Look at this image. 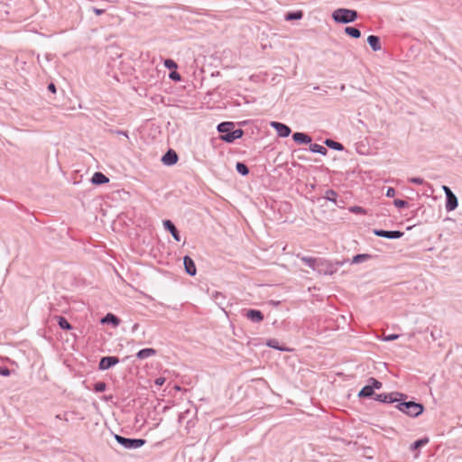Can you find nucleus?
<instances>
[{
    "mask_svg": "<svg viewBox=\"0 0 462 462\" xmlns=\"http://www.w3.org/2000/svg\"><path fill=\"white\" fill-rule=\"evenodd\" d=\"M300 260L306 265H308L310 268L319 273V274H333L335 272L332 264L325 259L310 256H301Z\"/></svg>",
    "mask_w": 462,
    "mask_h": 462,
    "instance_id": "obj_1",
    "label": "nucleus"
},
{
    "mask_svg": "<svg viewBox=\"0 0 462 462\" xmlns=\"http://www.w3.org/2000/svg\"><path fill=\"white\" fill-rule=\"evenodd\" d=\"M217 131L221 133V140L226 143H233L235 140L241 138L244 134L242 129H235V124L232 122H223L217 125Z\"/></svg>",
    "mask_w": 462,
    "mask_h": 462,
    "instance_id": "obj_2",
    "label": "nucleus"
},
{
    "mask_svg": "<svg viewBox=\"0 0 462 462\" xmlns=\"http://www.w3.org/2000/svg\"><path fill=\"white\" fill-rule=\"evenodd\" d=\"M405 400L406 399H402V401L397 402L396 408L400 411L407 414L410 417L414 418L418 417L423 412L424 407L422 404L412 401L406 402Z\"/></svg>",
    "mask_w": 462,
    "mask_h": 462,
    "instance_id": "obj_3",
    "label": "nucleus"
},
{
    "mask_svg": "<svg viewBox=\"0 0 462 462\" xmlns=\"http://www.w3.org/2000/svg\"><path fill=\"white\" fill-rule=\"evenodd\" d=\"M358 14L355 10L338 8L332 13V18L338 23H349L356 20Z\"/></svg>",
    "mask_w": 462,
    "mask_h": 462,
    "instance_id": "obj_4",
    "label": "nucleus"
},
{
    "mask_svg": "<svg viewBox=\"0 0 462 462\" xmlns=\"http://www.w3.org/2000/svg\"><path fill=\"white\" fill-rule=\"evenodd\" d=\"M115 439L118 444L126 449L139 448L143 447L146 442L143 439H129L117 434L115 435Z\"/></svg>",
    "mask_w": 462,
    "mask_h": 462,
    "instance_id": "obj_5",
    "label": "nucleus"
},
{
    "mask_svg": "<svg viewBox=\"0 0 462 462\" xmlns=\"http://www.w3.org/2000/svg\"><path fill=\"white\" fill-rule=\"evenodd\" d=\"M374 399L377 402H383V403H393V402H398L402 401V399H407V395L398 393V392H393L390 393L375 394L374 396Z\"/></svg>",
    "mask_w": 462,
    "mask_h": 462,
    "instance_id": "obj_6",
    "label": "nucleus"
},
{
    "mask_svg": "<svg viewBox=\"0 0 462 462\" xmlns=\"http://www.w3.org/2000/svg\"><path fill=\"white\" fill-rule=\"evenodd\" d=\"M373 233L376 236L384 237L388 239H398L403 236V232L399 230L387 231L383 229H374Z\"/></svg>",
    "mask_w": 462,
    "mask_h": 462,
    "instance_id": "obj_7",
    "label": "nucleus"
},
{
    "mask_svg": "<svg viewBox=\"0 0 462 462\" xmlns=\"http://www.w3.org/2000/svg\"><path fill=\"white\" fill-rule=\"evenodd\" d=\"M119 363L117 356H103L98 364L100 370H107Z\"/></svg>",
    "mask_w": 462,
    "mask_h": 462,
    "instance_id": "obj_8",
    "label": "nucleus"
},
{
    "mask_svg": "<svg viewBox=\"0 0 462 462\" xmlns=\"http://www.w3.org/2000/svg\"><path fill=\"white\" fill-rule=\"evenodd\" d=\"M271 126L276 130L277 134L281 137H287L291 133V128L280 122H272Z\"/></svg>",
    "mask_w": 462,
    "mask_h": 462,
    "instance_id": "obj_9",
    "label": "nucleus"
},
{
    "mask_svg": "<svg viewBox=\"0 0 462 462\" xmlns=\"http://www.w3.org/2000/svg\"><path fill=\"white\" fill-rule=\"evenodd\" d=\"M162 162L164 165L171 166L178 162V154L175 151L170 149L162 156Z\"/></svg>",
    "mask_w": 462,
    "mask_h": 462,
    "instance_id": "obj_10",
    "label": "nucleus"
},
{
    "mask_svg": "<svg viewBox=\"0 0 462 462\" xmlns=\"http://www.w3.org/2000/svg\"><path fill=\"white\" fill-rule=\"evenodd\" d=\"M458 202L457 198L453 192L448 193L446 197V210L448 212L453 211L457 208Z\"/></svg>",
    "mask_w": 462,
    "mask_h": 462,
    "instance_id": "obj_11",
    "label": "nucleus"
},
{
    "mask_svg": "<svg viewBox=\"0 0 462 462\" xmlns=\"http://www.w3.org/2000/svg\"><path fill=\"white\" fill-rule=\"evenodd\" d=\"M163 226L164 228L169 231L172 237L177 241V242H180V233L178 231V229L176 228L175 225L169 219L167 220H164L163 221Z\"/></svg>",
    "mask_w": 462,
    "mask_h": 462,
    "instance_id": "obj_12",
    "label": "nucleus"
},
{
    "mask_svg": "<svg viewBox=\"0 0 462 462\" xmlns=\"http://www.w3.org/2000/svg\"><path fill=\"white\" fill-rule=\"evenodd\" d=\"M183 263L186 273L190 276H194L197 273L194 261L189 256L186 255L183 258Z\"/></svg>",
    "mask_w": 462,
    "mask_h": 462,
    "instance_id": "obj_13",
    "label": "nucleus"
},
{
    "mask_svg": "<svg viewBox=\"0 0 462 462\" xmlns=\"http://www.w3.org/2000/svg\"><path fill=\"white\" fill-rule=\"evenodd\" d=\"M245 316L249 320L254 323H259L263 320V314L258 310H248Z\"/></svg>",
    "mask_w": 462,
    "mask_h": 462,
    "instance_id": "obj_14",
    "label": "nucleus"
},
{
    "mask_svg": "<svg viewBox=\"0 0 462 462\" xmlns=\"http://www.w3.org/2000/svg\"><path fill=\"white\" fill-rule=\"evenodd\" d=\"M295 143L308 144L311 143V138L307 134L296 132L292 134Z\"/></svg>",
    "mask_w": 462,
    "mask_h": 462,
    "instance_id": "obj_15",
    "label": "nucleus"
},
{
    "mask_svg": "<svg viewBox=\"0 0 462 462\" xmlns=\"http://www.w3.org/2000/svg\"><path fill=\"white\" fill-rule=\"evenodd\" d=\"M91 182L95 185H102L109 182V179L100 171H97L91 178Z\"/></svg>",
    "mask_w": 462,
    "mask_h": 462,
    "instance_id": "obj_16",
    "label": "nucleus"
},
{
    "mask_svg": "<svg viewBox=\"0 0 462 462\" xmlns=\"http://www.w3.org/2000/svg\"><path fill=\"white\" fill-rule=\"evenodd\" d=\"M367 42L374 51H380L382 48L380 38L378 36L369 35L367 38Z\"/></svg>",
    "mask_w": 462,
    "mask_h": 462,
    "instance_id": "obj_17",
    "label": "nucleus"
},
{
    "mask_svg": "<svg viewBox=\"0 0 462 462\" xmlns=\"http://www.w3.org/2000/svg\"><path fill=\"white\" fill-rule=\"evenodd\" d=\"M156 350L154 348H143L137 352L136 357L143 360L148 357L153 356L156 355Z\"/></svg>",
    "mask_w": 462,
    "mask_h": 462,
    "instance_id": "obj_18",
    "label": "nucleus"
},
{
    "mask_svg": "<svg viewBox=\"0 0 462 462\" xmlns=\"http://www.w3.org/2000/svg\"><path fill=\"white\" fill-rule=\"evenodd\" d=\"M101 322L103 324H107V323H111L113 324L115 327L118 326L119 323H120V319L114 314L112 313H107L102 319H101Z\"/></svg>",
    "mask_w": 462,
    "mask_h": 462,
    "instance_id": "obj_19",
    "label": "nucleus"
},
{
    "mask_svg": "<svg viewBox=\"0 0 462 462\" xmlns=\"http://www.w3.org/2000/svg\"><path fill=\"white\" fill-rule=\"evenodd\" d=\"M310 151L314 153H319L321 155H326L328 153V150L318 143H310Z\"/></svg>",
    "mask_w": 462,
    "mask_h": 462,
    "instance_id": "obj_20",
    "label": "nucleus"
},
{
    "mask_svg": "<svg viewBox=\"0 0 462 462\" xmlns=\"http://www.w3.org/2000/svg\"><path fill=\"white\" fill-rule=\"evenodd\" d=\"M324 143L333 149V150H336V151H343L344 150V146L342 143H338V142H336L332 139H326Z\"/></svg>",
    "mask_w": 462,
    "mask_h": 462,
    "instance_id": "obj_21",
    "label": "nucleus"
},
{
    "mask_svg": "<svg viewBox=\"0 0 462 462\" xmlns=\"http://www.w3.org/2000/svg\"><path fill=\"white\" fill-rule=\"evenodd\" d=\"M372 258V255L371 254H356L355 255L352 260H351V263H363L365 261H367L369 259Z\"/></svg>",
    "mask_w": 462,
    "mask_h": 462,
    "instance_id": "obj_22",
    "label": "nucleus"
},
{
    "mask_svg": "<svg viewBox=\"0 0 462 462\" xmlns=\"http://www.w3.org/2000/svg\"><path fill=\"white\" fill-rule=\"evenodd\" d=\"M375 395L373 388L369 385V383L364 386L358 393L359 397H372Z\"/></svg>",
    "mask_w": 462,
    "mask_h": 462,
    "instance_id": "obj_23",
    "label": "nucleus"
},
{
    "mask_svg": "<svg viewBox=\"0 0 462 462\" xmlns=\"http://www.w3.org/2000/svg\"><path fill=\"white\" fill-rule=\"evenodd\" d=\"M266 346H268L269 347L280 350V351H287L288 350L287 347L280 346L279 341L275 338L269 339L266 342Z\"/></svg>",
    "mask_w": 462,
    "mask_h": 462,
    "instance_id": "obj_24",
    "label": "nucleus"
},
{
    "mask_svg": "<svg viewBox=\"0 0 462 462\" xmlns=\"http://www.w3.org/2000/svg\"><path fill=\"white\" fill-rule=\"evenodd\" d=\"M345 32L348 36L358 39L361 36V32L356 27H346Z\"/></svg>",
    "mask_w": 462,
    "mask_h": 462,
    "instance_id": "obj_25",
    "label": "nucleus"
},
{
    "mask_svg": "<svg viewBox=\"0 0 462 462\" xmlns=\"http://www.w3.org/2000/svg\"><path fill=\"white\" fill-rule=\"evenodd\" d=\"M57 319H58V325L60 326V328L65 329V330L71 329V325L69 323V321L64 317L58 316Z\"/></svg>",
    "mask_w": 462,
    "mask_h": 462,
    "instance_id": "obj_26",
    "label": "nucleus"
},
{
    "mask_svg": "<svg viewBox=\"0 0 462 462\" xmlns=\"http://www.w3.org/2000/svg\"><path fill=\"white\" fill-rule=\"evenodd\" d=\"M236 169L237 172L243 176H246L249 173V169L244 162H237L236 165Z\"/></svg>",
    "mask_w": 462,
    "mask_h": 462,
    "instance_id": "obj_27",
    "label": "nucleus"
},
{
    "mask_svg": "<svg viewBox=\"0 0 462 462\" xmlns=\"http://www.w3.org/2000/svg\"><path fill=\"white\" fill-rule=\"evenodd\" d=\"M428 442H429L428 438H423V439H418L411 445L410 449L415 450V449L426 445Z\"/></svg>",
    "mask_w": 462,
    "mask_h": 462,
    "instance_id": "obj_28",
    "label": "nucleus"
},
{
    "mask_svg": "<svg viewBox=\"0 0 462 462\" xmlns=\"http://www.w3.org/2000/svg\"><path fill=\"white\" fill-rule=\"evenodd\" d=\"M324 198L331 202H334L336 203L337 202V194L335 190L333 189H328L325 193V196Z\"/></svg>",
    "mask_w": 462,
    "mask_h": 462,
    "instance_id": "obj_29",
    "label": "nucleus"
},
{
    "mask_svg": "<svg viewBox=\"0 0 462 462\" xmlns=\"http://www.w3.org/2000/svg\"><path fill=\"white\" fill-rule=\"evenodd\" d=\"M302 18V12L300 11H298V12H292V13H288L285 16V19L287 21H291V20H299V19H301Z\"/></svg>",
    "mask_w": 462,
    "mask_h": 462,
    "instance_id": "obj_30",
    "label": "nucleus"
},
{
    "mask_svg": "<svg viewBox=\"0 0 462 462\" xmlns=\"http://www.w3.org/2000/svg\"><path fill=\"white\" fill-rule=\"evenodd\" d=\"M212 298L216 301V303L219 306L223 304V300L225 299V296L220 291H214L212 293Z\"/></svg>",
    "mask_w": 462,
    "mask_h": 462,
    "instance_id": "obj_31",
    "label": "nucleus"
},
{
    "mask_svg": "<svg viewBox=\"0 0 462 462\" xmlns=\"http://www.w3.org/2000/svg\"><path fill=\"white\" fill-rule=\"evenodd\" d=\"M368 383H369V385L373 388L374 391L375 389L379 390L383 386L382 383L379 382L377 379H375L374 377H370L369 380H368Z\"/></svg>",
    "mask_w": 462,
    "mask_h": 462,
    "instance_id": "obj_32",
    "label": "nucleus"
},
{
    "mask_svg": "<svg viewBox=\"0 0 462 462\" xmlns=\"http://www.w3.org/2000/svg\"><path fill=\"white\" fill-rule=\"evenodd\" d=\"M106 389V384L104 382H97L94 385V391L97 393H103Z\"/></svg>",
    "mask_w": 462,
    "mask_h": 462,
    "instance_id": "obj_33",
    "label": "nucleus"
},
{
    "mask_svg": "<svg viewBox=\"0 0 462 462\" xmlns=\"http://www.w3.org/2000/svg\"><path fill=\"white\" fill-rule=\"evenodd\" d=\"M393 205L396 207V208H406L408 207V202L406 200H402V199H394L393 200Z\"/></svg>",
    "mask_w": 462,
    "mask_h": 462,
    "instance_id": "obj_34",
    "label": "nucleus"
},
{
    "mask_svg": "<svg viewBox=\"0 0 462 462\" xmlns=\"http://www.w3.org/2000/svg\"><path fill=\"white\" fill-rule=\"evenodd\" d=\"M164 66L167 68V69H176L177 68V64L174 60H165L164 61Z\"/></svg>",
    "mask_w": 462,
    "mask_h": 462,
    "instance_id": "obj_35",
    "label": "nucleus"
},
{
    "mask_svg": "<svg viewBox=\"0 0 462 462\" xmlns=\"http://www.w3.org/2000/svg\"><path fill=\"white\" fill-rule=\"evenodd\" d=\"M409 181L413 184L421 185L424 183V180L419 177H412L409 179Z\"/></svg>",
    "mask_w": 462,
    "mask_h": 462,
    "instance_id": "obj_36",
    "label": "nucleus"
},
{
    "mask_svg": "<svg viewBox=\"0 0 462 462\" xmlns=\"http://www.w3.org/2000/svg\"><path fill=\"white\" fill-rule=\"evenodd\" d=\"M170 79L175 81H180L181 79V77L178 72L172 71L170 73Z\"/></svg>",
    "mask_w": 462,
    "mask_h": 462,
    "instance_id": "obj_37",
    "label": "nucleus"
},
{
    "mask_svg": "<svg viewBox=\"0 0 462 462\" xmlns=\"http://www.w3.org/2000/svg\"><path fill=\"white\" fill-rule=\"evenodd\" d=\"M399 337H400V335H398V334H390L388 336H384L383 340L384 341H393V340L399 338Z\"/></svg>",
    "mask_w": 462,
    "mask_h": 462,
    "instance_id": "obj_38",
    "label": "nucleus"
},
{
    "mask_svg": "<svg viewBox=\"0 0 462 462\" xmlns=\"http://www.w3.org/2000/svg\"><path fill=\"white\" fill-rule=\"evenodd\" d=\"M164 383H165V378L162 377V376H160V377L156 378L155 381H154V383L157 386H162V385L164 384Z\"/></svg>",
    "mask_w": 462,
    "mask_h": 462,
    "instance_id": "obj_39",
    "label": "nucleus"
},
{
    "mask_svg": "<svg viewBox=\"0 0 462 462\" xmlns=\"http://www.w3.org/2000/svg\"><path fill=\"white\" fill-rule=\"evenodd\" d=\"M386 197L393 198L395 195V189L392 187H389L386 190Z\"/></svg>",
    "mask_w": 462,
    "mask_h": 462,
    "instance_id": "obj_40",
    "label": "nucleus"
},
{
    "mask_svg": "<svg viewBox=\"0 0 462 462\" xmlns=\"http://www.w3.org/2000/svg\"><path fill=\"white\" fill-rule=\"evenodd\" d=\"M10 370L7 367H0V374L3 376L10 375Z\"/></svg>",
    "mask_w": 462,
    "mask_h": 462,
    "instance_id": "obj_41",
    "label": "nucleus"
},
{
    "mask_svg": "<svg viewBox=\"0 0 462 462\" xmlns=\"http://www.w3.org/2000/svg\"><path fill=\"white\" fill-rule=\"evenodd\" d=\"M93 12H94L97 15H100V14H104L105 10H103V9H98V8L94 7V8H93Z\"/></svg>",
    "mask_w": 462,
    "mask_h": 462,
    "instance_id": "obj_42",
    "label": "nucleus"
},
{
    "mask_svg": "<svg viewBox=\"0 0 462 462\" xmlns=\"http://www.w3.org/2000/svg\"><path fill=\"white\" fill-rule=\"evenodd\" d=\"M48 89L52 93H56V87L53 83L49 84Z\"/></svg>",
    "mask_w": 462,
    "mask_h": 462,
    "instance_id": "obj_43",
    "label": "nucleus"
},
{
    "mask_svg": "<svg viewBox=\"0 0 462 462\" xmlns=\"http://www.w3.org/2000/svg\"><path fill=\"white\" fill-rule=\"evenodd\" d=\"M442 189L445 192L446 197L448 196V193L452 192V190L448 186H442Z\"/></svg>",
    "mask_w": 462,
    "mask_h": 462,
    "instance_id": "obj_44",
    "label": "nucleus"
},
{
    "mask_svg": "<svg viewBox=\"0 0 462 462\" xmlns=\"http://www.w3.org/2000/svg\"><path fill=\"white\" fill-rule=\"evenodd\" d=\"M362 210H363V209H362V208H360V207H355V208H353V211H355V212H359V211H362Z\"/></svg>",
    "mask_w": 462,
    "mask_h": 462,
    "instance_id": "obj_45",
    "label": "nucleus"
},
{
    "mask_svg": "<svg viewBox=\"0 0 462 462\" xmlns=\"http://www.w3.org/2000/svg\"><path fill=\"white\" fill-rule=\"evenodd\" d=\"M56 419L63 420L64 418L60 414H58V415H56Z\"/></svg>",
    "mask_w": 462,
    "mask_h": 462,
    "instance_id": "obj_46",
    "label": "nucleus"
},
{
    "mask_svg": "<svg viewBox=\"0 0 462 462\" xmlns=\"http://www.w3.org/2000/svg\"><path fill=\"white\" fill-rule=\"evenodd\" d=\"M120 134H122V135H125V136H127L126 132H120Z\"/></svg>",
    "mask_w": 462,
    "mask_h": 462,
    "instance_id": "obj_47",
    "label": "nucleus"
}]
</instances>
